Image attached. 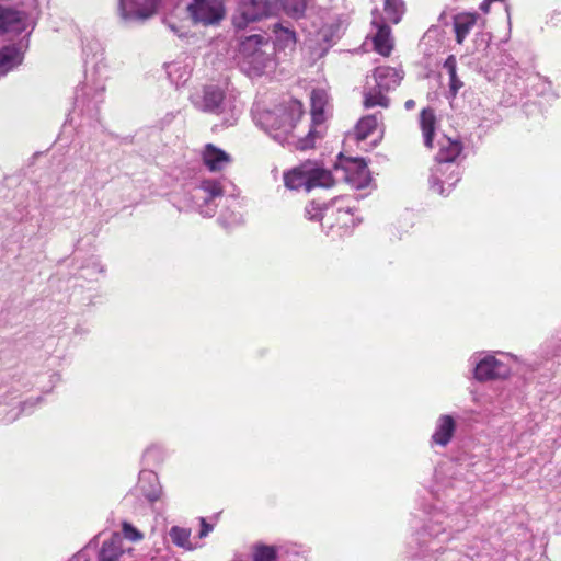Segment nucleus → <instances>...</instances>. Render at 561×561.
<instances>
[{
  "label": "nucleus",
  "instance_id": "f3484780",
  "mask_svg": "<svg viewBox=\"0 0 561 561\" xmlns=\"http://www.w3.org/2000/svg\"><path fill=\"white\" fill-rule=\"evenodd\" d=\"M381 114H368L363 116L355 125L352 136L357 142L366 140L378 128Z\"/></svg>",
  "mask_w": 561,
  "mask_h": 561
},
{
  "label": "nucleus",
  "instance_id": "c85d7f7f",
  "mask_svg": "<svg viewBox=\"0 0 561 561\" xmlns=\"http://www.w3.org/2000/svg\"><path fill=\"white\" fill-rule=\"evenodd\" d=\"M324 208H322L319 204L311 202L305 208V216L309 220H320L322 222Z\"/></svg>",
  "mask_w": 561,
  "mask_h": 561
},
{
  "label": "nucleus",
  "instance_id": "dca6fc26",
  "mask_svg": "<svg viewBox=\"0 0 561 561\" xmlns=\"http://www.w3.org/2000/svg\"><path fill=\"white\" fill-rule=\"evenodd\" d=\"M479 19L478 13L472 12H461L453 18V26L455 32L456 43L461 45L473 26L477 24Z\"/></svg>",
  "mask_w": 561,
  "mask_h": 561
},
{
  "label": "nucleus",
  "instance_id": "39448f33",
  "mask_svg": "<svg viewBox=\"0 0 561 561\" xmlns=\"http://www.w3.org/2000/svg\"><path fill=\"white\" fill-rule=\"evenodd\" d=\"M187 11L195 23L204 25L216 24L225 16V7L221 0L191 2L187 5Z\"/></svg>",
  "mask_w": 561,
  "mask_h": 561
},
{
  "label": "nucleus",
  "instance_id": "a211bd4d",
  "mask_svg": "<svg viewBox=\"0 0 561 561\" xmlns=\"http://www.w3.org/2000/svg\"><path fill=\"white\" fill-rule=\"evenodd\" d=\"M308 161L284 173V184L289 190L304 188L308 192Z\"/></svg>",
  "mask_w": 561,
  "mask_h": 561
},
{
  "label": "nucleus",
  "instance_id": "0eeeda50",
  "mask_svg": "<svg viewBox=\"0 0 561 561\" xmlns=\"http://www.w3.org/2000/svg\"><path fill=\"white\" fill-rule=\"evenodd\" d=\"M26 27L25 13L12 7L0 4V35L21 33Z\"/></svg>",
  "mask_w": 561,
  "mask_h": 561
},
{
  "label": "nucleus",
  "instance_id": "7ed1b4c3",
  "mask_svg": "<svg viewBox=\"0 0 561 561\" xmlns=\"http://www.w3.org/2000/svg\"><path fill=\"white\" fill-rule=\"evenodd\" d=\"M267 44L268 38L261 34L247 36L240 43V55L248 64L252 65L256 73H261L270 61L268 55L263 49Z\"/></svg>",
  "mask_w": 561,
  "mask_h": 561
},
{
  "label": "nucleus",
  "instance_id": "ddd939ff",
  "mask_svg": "<svg viewBox=\"0 0 561 561\" xmlns=\"http://www.w3.org/2000/svg\"><path fill=\"white\" fill-rule=\"evenodd\" d=\"M308 192L314 188H330L335 185V179L331 171L318 167L311 161H308Z\"/></svg>",
  "mask_w": 561,
  "mask_h": 561
},
{
  "label": "nucleus",
  "instance_id": "9d476101",
  "mask_svg": "<svg viewBox=\"0 0 561 561\" xmlns=\"http://www.w3.org/2000/svg\"><path fill=\"white\" fill-rule=\"evenodd\" d=\"M156 4V0H119L124 18H149L154 13Z\"/></svg>",
  "mask_w": 561,
  "mask_h": 561
},
{
  "label": "nucleus",
  "instance_id": "2eb2a0df",
  "mask_svg": "<svg viewBox=\"0 0 561 561\" xmlns=\"http://www.w3.org/2000/svg\"><path fill=\"white\" fill-rule=\"evenodd\" d=\"M377 32L373 36L374 50L382 57H389L394 49V39L391 35V28L387 24L378 23Z\"/></svg>",
  "mask_w": 561,
  "mask_h": 561
},
{
  "label": "nucleus",
  "instance_id": "a878e982",
  "mask_svg": "<svg viewBox=\"0 0 561 561\" xmlns=\"http://www.w3.org/2000/svg\"><path fill=\"white\" fill-rule=\"evenodd\" d=\"M309 0H280L285 13L294 19L305 15Z\"/></svg>",
  "mask_w": 561,
  "mask_h": 561
},
{
  "label": "nucleus",
  "instance_id": "72a5a7b5",
  "mask_svg": "<svg viewBox=\"0 0 561 561\" xmlns=\"http://www.w3.org/2000/svg\"><path fill=\"white\" fill-rule=\"evenodd\" d=\"M493 2V0H484L481 4H480V10L483 12V13H489L490 11V7H491V3Z\"/></svg>",
  "mask_w": 561,
  "mask_h": 561
},
{
  "label": "nucleus",
  "instance_id": "4468645a",
  "mask_svg": "<svg viewBox=\"0 0 561 561\" xmlns=\"http://www.w3.org/2000/svg\"><path fill=\"white\" fill-rule=\"evenodd\" d=\"M202 159L206 168L211 172L221 171L231 158L224 150L217 148L213 144H207L202 152Z\"/></svg>",
  "mask_w": 561,
  "mask_h": 561
},
{
  "label": "nucleus",
  "instance_id": "7c9ffc66",
  "mask_svg": "<svg viewBox=\"0 0 561 561\" xmlns=\"http://www.w3.org/2000/svg\"><path fill=\"white\" fill-rule=\"evenodd\" d=\"M202 188L208 194L210 198H215L224 194L221 185L216 181L204 182Z\"/></svg>",
  "mask_w": 561,
  "mask_h": 561
},
{
  "label": "nucleus",
  "instance_id": "e433bc0d",
  "mask_svg": "<svg viewBox=\"0 0 561 561\" xmlns=\"http://www.w3.org/2000/svg\"><path fill=\"white\" fill-rule=\"evenodd\" d=\"M458 181H459V175H458V172H457L453 184L457 183Z\"/></svg>",
  "mask_w": 561,
  "mask_h": 561
},
{
  "label": "nucleus",
  "instance_id": "f257e3e1",
  "mask_svg": "<svg viewBox=\"0 0 561 561\" xmlns=\"http://www.w3.org/2000/svg\"><path fill=\"white\" fill-rule=\"evenodd\" d=\"M305 114L304 104L290 99L266 115L267 124L295 149L305 151L314 148L317 139L322 138L320 129H310L301 122Z\"/></svg>",
  "mask_w": 561,
  "mask_h": 561
},
{
  "label": "nucleus",
  "instance_id": "f03ea898",
  "mask_svg": "<svg viewBox=\"0 0 561 561\" xmlns=\"http://www.w3.org/2000/svg\"><path fill=\"white\" fill-rule=\"evenodd\" d=\"M404 79L402 68L390 66H378L374 68L371 75L366 79V85L363 91L364 108L382 107L388 108L391 99L388 93L396 90Z\"/></svg>",
  "mask_w": 561,
  "mask_h": 561
},
{
  "label": "nucleus",
  "instance_id": "bb28decb",
  "mask_svg": "<svg viewBox=\"0 0 561 561\" xmlns=\"http://www.w3.org/2000/svg\"><path fill=\"white\" fill-rule=\"evenodd\" d=\"M383 11L388 21L397 24L401 21L404 4L401 0H386Z\"/></svg>",
  "mask_w": 561,
  "mask_h": 561
},
{
  "label": "nucleus",
  "instance_id": "20e7f679",
  "mask_svg": "<svg viewBox=\"0 0 561 561\" xmlns=\"http://www.w3.org/2000/svg\"><path fill=\"white\" fill-rule=\"evenodd\" d=\"M273 4L268 0H241L238 14L233 16V25L244 28L250 22L259 21L272 13Z\"/></svg>",
  "mask_w": 561,
  "mask_h": 561
},
{
  "label": "nucleus",
  "instance_id": "9b49d317",
  "mask_svg": "<svg viewBox=\"0 0 561 561\" xmlns=\"http://www.w3.org/2000/svg\"><path fill=\"white\" fill-rule=\"evenodd\" d=\"M311 102V124L310 129H320L323 133L325 122L324 107L328 103V94L322 89H314L310 95Z\"/></svg>",
  "mask_w": 561,
  "mask_h": 561
},
{
  "label": "nucleus",
  "instance_id": "f704fd0d",
  "mask_svg": "<svg viewBox=\"0 0 561 561\" xmlns=\"http://www.w3.org/2000/svg\"><path fill=\"white\" fill-rule=\"evenodd\" d=\"M404 107L405 110L410 111V110H413L415 107V102L414 100L410 99V100H407L405 103H404Z\"/></svg>",
  "mask_w": 561,
  "mask_h": 561
},
{
  "label": "nucleus",
  "instance_id": "473e14b6",
  "mask_svg": "<svg viewBox=\"0 0 561 561\" xmlns=\"http://www.w3.org/2000/svg\"><path fill=\"white\" fill-rule=\"evenodd\" d=\"M213 530V526L206 522L204 517L201 518L199 538L206 537Z\"/></svg>",
  "mask_w": 561,
  "mask_h": 561
},
{
  "label": "nucleus",
  "instance_id": "423d86ee",
  "mask_svg": "<svg viewBox=\"0 0 561 561\" xmlns=\"http://www.w3.org/2000/svg\"><path fill=\"white\" fill-rule=\"evenodd\" d=\"M354 222V214L347 205H342L341 201L335 199L332 204L324 207L322 216V226L327 229L347 230Z\"/></svg>",
  "mask_w": 561,
  "mask_h": 561
},
{
  "label": "nucleus",
  "instance_id": "393cba45",
  "mask_svg": "<svg viewBox=\"0 0 561 561\" xmlns=\"http://www.w3.org/2000/svg\"><path fill=\"white\" fill-rule=\"evenodd\" d=\"M278 549L275 546L255 543L252 547V561H276Z\"/></svg>",
  "mask_w": 561,
  "mask_h": 561
},
{
  "label": "nucleus",
  "instance_id": "5701e85b",
  "mask_svg": "<svg viewBox=\"0 0 561 561\" xmlns=\"http://www.w3.org/2000/svg\"><path fill=\"white\" fill-rule=\"evenodd\" d=\"M191 534L192 531L190 528H184L180 526H172L169 530V536L172 543L186 551L193 550V545L191 542Z\"/></svg>",
  "mask_w": 561,
  "mask_h": 561
},
{
  "label": "nucleus",
  "instance_id": "6ab92c4d",
  "mask_svg": "<svg viewBox=\"0 0 561 561\" xmlns=\"http://www.w3.org/2000/svg\"><path fill=\"white\" fill-rule=\"evenodd\" d=\"M456 431V422L450 415H442L438 419L437 427L432 435L434 444L446 446L453 438Z\"/></svg>",
  "mask_w": 561,
  "mask_h": 561
},
{
  "label": "nucleus",
  "instance_id": "b1692460",
  "mask_svg": "<svg viewBox=\"0 0 561 561\" xmlns=\"http://www.w3.org/2000/svg\"><path fill=\"white\" fill-rule=\"evenodd\" d=\"M273 33L275 34L276 43L282 48L293 47L297 42L295 31L283 26L280 23H276L273 26Z\"/></svg>",
  "mask_w": 561,
  "mask_h": 561
},
{
  "label": "nucleus",
  "instance_id": "6e6552de",
  "mask_svg": "<svg viewBox=\"0 0 561 561\" xmlns=\"http://www.w3.org/2000/svg\"><path fill=\"white\" fill-rule=\"evenodd\" d=\"M439 149L436 153L435 160L437 163V172H442L445 164L453 163L461 154L463 145L458 139H453L447 136H443L438 141Z\"/></svg>",
  "mask_w": 561,
  "mask_h": 561
},
{
  "label": "nucleus",
  "instance_id": "cd10ccee",
  "mask_svg": "<svg viewBox=\"0 0 561 561\" xmlns=\"http://www.w3.org/2000/svg\"><path fill=\"white\" fill-rule=\"evenodd\" d=\"M444 68L447 70L450 79V90L454 94L462 87V82L457 77V60L454 55H449L444 61Z\"/></svg>",
  "mask_w": 561,
  "mask_h": 561
},
{
  "label": "nucleus",
  "instance_id": "c756f323",
  "mask_svg": "<svg viewBox=\"0 0 561 561\" xmlns=\"http://www.w3.org/2000/svg\"><path fill=\"white\" fill-rule=\"evenodd\" d=\"M124 537L129 539L130 541H140L144 538V535L135 528L131 524L124 522L122 525Z\"/></svg>",
  "mask_w": 561,
  "mask_h": 561
},
{
  "label": "nucleus",
  "instance_id": "4be33fe9",
  "mask_svg": "<svg viewBox=\"0 0 561 561\" xmlns=\"http://www.w3.org/2000/svg\"><path fill=\"white\" fill-rule=\"evenodd\" d=\"M23 54L15 45H7L0 48V71L8 72L21 65Z\"/></svg>",
  "mask_w": 561,
  "mask_h": 561
},
{
  "label": "nucleus",
  "instance_id": "1a4fd4ad",
  "mask_svg": "<svg viewBox=\"0 0 561 561\" xmlns=\"http://www.w3.org/2000/svg\"><path fill=\"white\" fill-rule=\"evenodd\" d=\"M506 366L494 356H486L481 359L474 369V377L479 381H489L506 376Z\"/></svg>",
  "mask_w": 561,
  "mask_h": 561
},
{
  "label": "nucleus",
  "instance_id": "f8f14e48",
  "mask_svg": "<svg viewBox=\"0 0 561 561\" xmlns=\"http://www.w3.org/2000/svg\"><path fill=\"white\" fill-rule=\"evenodd\" d=\"M419 125L422 131L424 146L427 149H433L434 138L438 125V119L435 110L432 107H425L420 112Z\"/></svg>",
  "mask_w": 561,
  "mask_h": 561
},
{
  "label": "nucleus",
  "instance_id": "c9c22d12",
  "mask_svg": "<svg viewBox=\"0 0 561 561\" xmlns=\"http://www.w3.org/2000/svg\"><path fill=\"white\" fill-rule=\"evenodd\" d=\"M148 499H149L150 502H154V501L159 500V495L158 494H152V495H149Z\"/></svg>",
  "mask_w": 561,
  "mask_h": 561
},
{
  "label": "nucleus",
  "instance_id": "aec40b11",
  "mask_svg": "<svg viewBox=\"0 0 561 561\" xmlns=\"http://www.w3.org/2000/svg\"><path fill=\"white\" fill-rule=\"evenodd\" d=\"M123 553V539L118 534H114L102 543L98 561H117Z\"/></svg>",
  "mask_w": 561,
  "mask_h": 561
},
{
  "label": "nucleus",
  "instance_id": "2f4dec72",
  "mask_svg": "<svg viewBox=\"0 0 561 561\" xmlns=\"http://www.w3.org/2000/svg\"><path fill=\"white\" fill-rule=\"evenodd\" d=\"M445 170L442 169V172H437V167L435 168V171L432 175V180H431V190L436 193V194H439V195H443L444 194V185H443V181L440 179V175L444 174Z\"/></svg>",
  "mask_w": 561,
  "mask_h": 561
},
{
  "label": "nucleus",
  "instance_id": "412c9836",
  "mask_svg": "<svg viewBox=\"0 0 561 561\" xmlns=\"http://www.w3.org/2000/svg\"><path fill=\"white\" fill-rule=\"evenodd\" d=\"M225 100V92L219 87L209 85L204 89L202 111L219 113Z\"/></svg>",
  "mask_w": 561,
  "mask_h": 561
}]
</instances>
